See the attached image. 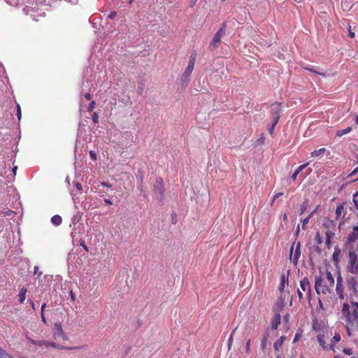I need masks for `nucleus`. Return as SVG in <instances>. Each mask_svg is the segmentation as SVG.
I'll return each mask as SVG.
<instances>
[{"instance_id":"393cba45","label":"nucleus","mask_w":358,"mask_h":358,"mask_svg":"<svg viewBox=\"0 0 358 358\" xmlns=\"http://www.w3.org/2000/svg\"><path fill=\"white\" fill-rule=\"evenodd\" d=\"M0 358H14V357L8 354L5 350L0 348Z\"/></svg>"},{"instance_id":"680f3d73","label":"nucleus","mask_w":358,"mask_h":358,"mask_svg":"<svg viewBox=\"0 0 358 358\" xmlns=\"http://www.w3.org/2000/svg\"><path fill=\"white\" fill-rule=\"evenodd\" d=\"M31 307L34 309V303L33 301L31 302Z\"/></svg>"},{"instance_id":"cd10ccee","label":"nucleus","mask_w":358,"mask_h":358,"mask_svg":"<svg viewBox=\"0 0 358 358\" xmlns=\"http://www.w3.org/2000/svg\"><path fill=\"white\" fill-rule=\"evenodd\" d=\"M315 241L317 244H321L323 241L322 237L320 236L319 232H317L315 237Z\"/></svg>"},{"instance_id":"37998d69","label":"nucleus","mask_w":358,"mask_h":358,"mask_svg":"<svg viewBox=\"0 0 358 358\" xmlns=\"http://www.w3.org/2000/svg\"><path fill=\"white\" fill-rule=\"evenodd\" d=\"M349 36L350 38H354L355 36V32L351 30V27H349Z\"/></svg>"},{"instance_id":"473e14b6","label":"nucleus","mask_w":358,"mask_h":358,"mask_svg":"<svg viewBox=\"0 0 358 358\" xmlns=\"http://www.w3.org/2000/svg\"><path fill=\"white\" fill-rule=\"evenodd\" d=\"M302 337V333L301 332H297L294 338L293 343H296L299 340L301 339Z\"/></svg>"},{"instance_id":"20e7f679","label":"nucleus","mask_w":358,"mask_h":358,"mask_svg":"<svg viewBox=\"0 0 358 358\" xmlns=\"http://www.w3.org/2000/svg\"><path fill=\"white\" fill-rule=\"evenodd\" d=\"M347 247L349 252H354L356 254L358 252V226L355 227L352 233L349 234Z\"/></svg>"},{"instance_id":"49530a36","label":"nucleus","mask_w":358,"mask_h":358,"mask_svg":"<svg viewBox=\"0 0 358 358\" xmlns=\"http://www.w3.org/2000/svg\"><path fill=\"white\" fill-rule=\"evenodd\" d=\"M85 98L87 99V100H90L92 99V95L90 94V93H86L85 94Z\"/></svg>"},{"instance_id":"bf43d9fd","label":"nucleus","mask_w":358,"mask_h":358,"mask_svg":"<svg viewBox=\"0 0 358 358\" xmlns=\"http://www.w3.org/2000/svg\"><path fill=\"white\" fill-rule=\"evenodd\" d=\"M355 122H356L357 124H358V115H356V117H355Z\"/></svg>"},{"instance_id":"ddd939ff","label":"nucleus","mask_w":358,"mask_h":358,"mask_svg":"<svg viewBox=\"0 0 358 358\" xmlns=\"http://www.w3.org/2000/svg\"><path fill=\"white\" fill-rule=\"evenodd\" d=\"M348 287L352 291L353 293L358 292V278L351 276L347 279Z\"/></svg>"},{"instance_id":"bb28decb","label":"nucleus","mask_w":358,"mask_h":358,"mask_svg":"<svg viewBox=\"0 0 358 358\" xmlns=\"http://www.w3.org/2000/svg\"><path fill=\"white\" fill-rule=\"evenodd\" d=\"M340 250L338 248H336L335 250H334V252L333 254V259L334 262H338V255H340Z\"/></svg>"},{"instance_id":"4c0bfd02","label":"nucleus","mask_w":358,"mask_h":358,"mask_svg":"<svg viewBox=\"0 0 358 358\" xmlns=\"http://www.w3.org/2000/svg\"><path fill=\"white\" fill-rule=\"evenodd\" d=\"M90 157L93 160H96V155L95 153V152L94 151H90Z\"/></svg>"},{"instance_id":"6ab92c4d","label":"nucleus","mask_w":358,"mask_h":358,"mask_svg":"<svg viewBox=\"0 0 358 358\" xmlns=\"http://www.w3.org/2000/svg\"><path fill=\"white\" fill-rule=\"evenodd\" d=\"M51 222L55 226H59L62 222V218L61 216L56 215L52 217Z\"/></svg>"},{"instance_id":"58836bf2","label":"nucleus","mask_w":358,"mask_h":358,"mask_svg":"<svg viewBox=\"0 0 358 358\" xmlns=\"http://www.w3.org/2000/svg\"><path fill=\"white\" fill-rule=\"evenodd\" d=\"M17 115L18 119L20 120L21 115H22L21 108L19 105L17 106Z\"/></svg>"},{"instance_id":"c85d7f7f","label":"nucleus","mask_w":358,"mask_h":358,"mask_svg":"<svg viewBox=\"0 0 358 358\" xmlns=\"http://www.w3.org/2000/svg\"><path fill=\"white\" fill-rule=\"evenodd\" d=\"M45 306H46V304L43 303L42 305V306H41V319H42V321L45 324L46 323V319H45V315H44V310H45Z\"/></svg>"},{"instance_id":"9b49d317","label":"nucleus","mask_w":358,"mask_h":358,"mask_svg":"<svg viewBox=\"0 0 358 358\" xmlns=\"http://www.w3.org/2000/svg\"><path fill=\"white\" fill-rule=\"evenodd\" d=\"M301 248V244L299 242L296 243L295 248H294V244L290 249L289 258H290V260L294 263L297 262V261L301 255V248Z\"/></svg>"},{"instance_id":"0e129e2a","label":"nucleus","mask_w":358,"mask_h":358,"mask_svg":"<svg viewBox=\"0 0 358 358\" xmlns=\"http://www.w3.org/2000/svg\"><path fill=\"white\" fill-rule=\"evenodd\" d=\"M299 232V226L297 227V229H296V234H298Z\"/></svg>"},{"instance_id":"c9c22d12","label":"nucleus","mask_w":358,"mask_h":358,"mask_svg":"<svg viewBox=\"0 0 358 358\" xmlns=\"http://www.w3.org/2000/svg\"><path fill=\"white\" fill-rule=\"evenodd\" d=\"M341 284H343V279L341 274L339 273L336 279V286L341 285Z\"/></svg>"},{"instance_id":"dca6fc26","label":"nucleus","mask_w":358,"mask_h":358,"mask_svg":"<svg viewBox=\"0 0 358 358\" xmlns=\"http://www.w3.org/2000/svg\"><path fill=\"white\" fill-rule=\"evenodd\" d=\"M285 338H286L285 336H280V338L278 340H277L274 343L273 348L275 351H279L282 348V344H283Z\"/></svg>"},{"instance_id":"603ef678","label":"nucleus","mask_w":358,"mask_h":358,"mask_svg":"<svg viewBox=\"0 0 358 358\" xmlns=\"http://www.w3.org/2000/svg\"><path fill=\"white\" fill-rule=\"evenodd\" d=\"M281 195H282V193H278V194H275V195H274V196H273V201L275 199H277L278 196H281Z\"/></svg>"},{"instance_id":"3c124183","label":"nucleus","mask_w":358,"mask_h":358,"mask_svg":"<svg viewBox=\"0 0 358 358\" xmlns=\"http://www.w3.org/2000/svg\"><path fill=\"white\" fill-rule=\"evenodd\" d=\"M231 342H232V336H230V338H229V341H228V347H229V348H231Z\"/></svg>"},{"instance_id":"2eb2a0df","label":"nucleus","mask_w":358,"mask_h":358,"mask_svg":"<svg viewBox=\"0 0 358 358\" xmlns=\"http://www.w3.org/2000/svg\"><path fill=\"white\" fill-rule=\"evenodd\" d=\"M345 209L343 205H339L336 209V219L339 220L341 218L345 219Z\"/></svg>"},{"instance_id":"09e8293b","label":"nucleus","mask_w":358,"mask_h":358,"mask_svg":"<svg viewBox=\"0 0 358 358\" xmlns=\"http://www.w3.org/2000/svg\"><path fill=\"white\" fill-rule=\"evenodd\" d=\"M306 203H303V205H301V213H303L304 212V210H306Z\"/></svg>"},{"instance_id":"864d4df0","label":"nucleus","mask_w":358,"mask_h":358,"mask_svg":"<svg viewBox=\"0 0 358 358\" xmlns=\"http://www.w3.org/2000/svg\"><path fill=\"white\" fill-rule=\"evenodd\" d=\"M17 166H14L12 169V172L13 173L14 176L16 175V171H17Z\"/></svg>"},{"instance_id":"5701e85b","label":"nucleus","mask_w":358,"mask_h":358,"mask_svg":"<svg viewBox=\"0 0 358 358\" xmlns=\"http://www.w3.org/2000/svg\"><path fill=\"white\" fill-rule=\"evenodd\" d=\"M317 341L320 343V345L324 348V349H326L327 348V346H326V341H325V339H324V336L323 334H319L317 336Z\"/></svg>"},{"instance_id":"338daca9","label":"nucleus","mask_w":358,"mask_h":358,"mask_svg":"<svg viewBox=\"0 0 358 358\" xmlns=\"http://www.w3.org/2000/svg\"><path fill=\"white\" fill-rule=\"evenodd\" d=\"M300 358H305V357H304L303 355H301V356L300 357Z\"/></svg>"},{"instance_id":"e2e57ef3","label":"nucleus","mask_w":358,"mask_h":358,"mask_svg":"<svg viewBox=\"0 0 358 358\" xmlns=\"http://www.w3.org/2000/svg\"><path fill=\"white\" fill-rule=\"evenodd\" d=\"M286 219H287V215H286V214H285V215H283V220H285Z\"/></svg>"},{"instance_id":"9d476101","label":"nucleus","mask_w":358,"mask_h":358,"mask_svg":"<svg viewBox=\"0 0 358 358\" xmlns=\"http://www.w3.org/2000/svg\"><path fill=\"white\" fill-rule=\"evenodd\" d=\"M223 35V27H221L217 32L215 34L211 43L209 45V49L213 50L219 46L221 43V38Z\"/></svg>"},{"instance_id":"4468645a","label":"nucleus","mask_w":358,"mask_h":358,"mask_svg":"<svg viewBox=\"0 0 358 358\" xmlns=\"http://www.w3.org/2000/svg\"><path fill=\"white\" fill-rule=\"evenodd\" d=\"M41 343L43 344H44L46 347L51 346V347H52L54 348H57V349H69L68 348H66L64 346L58 345V344H57L55 343H53V342L42 341ZM81 348H84V346H83V347H74V348H70V349L71 350L80 349Z\"/></svg>"},{"instance_id":"c03bdc74","label":"nucleus","mask_w":358,"mask_h":358,"mask_svg":"<svg viewBox=\"0 0 358 358\" xmlns=\"http://www.w3.org/2000/svg\"><path fill=\"white\" fill-rule=\"evenodd\" d=\"M76 189H77L78 190H79V191H81V190H82V189H83V187H82V185H81L80 183H79V182H77V183L76 184Z\"/></svg>"},{"instance_id":"a878e982","label":"nucleus","mask_w":358,"mask_h":358,"mask_svg":"<svg viewBox=\"0 0 358 358\" xmlns=\"http://www.w3.org/2000/svg\"><path fill=\"white\" fill-rule=\"evenodd\" d=\"M55 329L56 334H57L58 335H63V330L61 324H55Z\"/></svg>"},{"instance_id":"b1692460","label":"nucleus","mask_w":358,"mask_h":358,"mask_svg":"<svg viewBox=\"0 0 358 358\" xmlns=\"http://www.w3.org/2000/svg\"><path fill=\"white\" fill-rule=\"evenodd\" d=\"M325 150H326L325 148H320L319 150H315L311 152V156L314 157L322 155L324 153Z\"/></svg>"},{"instance_id":"7ed1b4c3","label":"nucleus","mask_w":358,"mask_h":358,"mask_svg":"<svg viewBox=\"0 0 358 358\" xmlns=\"http://www.w3.org/2000/svg\"><path fill=\"white\" fill-rule=\"evenodd\" d=\"M303 293L305 294V297L310 301L311 298V289L310 282L306 278H304L300 281V288L297 290L298 296L300 301L303 298Z\"/></svg>"},{"instance_id":"4be33fe9","label":"nucleus","mask_w":358,"mask_h":358,"mask_svg":"<svg viewBox=\"0 0 358 358\" xmlns=\"http://www.w3.org/2000/svg\"><path fill=\"white\" fill-rule=\"evenodd\" d=\"M336 293L338 295V297L341 299H344V294H343V285L341 284V285H337L336 288Z\"/></svg>"},{"instance_id":"423d86ee","label":"nucleus","mask_w":358,"mask_h":358,"mask_svg":"<svg viewBox=\"0 0 358 358\" xmlns=\"http://www.w3.org/2000/svg\"><path fill=\"white\" fill-rule=\"evenodd\" d=\"M289 272L285 273H282L281 275L280 282L278 285V291L280 292V296L284 295L285 297L289 296V291L288 289L289 286Z\"/></svg>"},{"instance_id":"ea45409f","label":"nucleus","mask_w":358,"mask_h":358,"mask_svg":"<svg viewBox=\"0 0 358 358\" xmlns=\"http://www.w3.org/2000/svg\"><path fill=\"white\" fill-rule=\"evenodd\" d=\"M117 16V12L116 11H113L111 12L109 15H108V18L110 19H114L115 17Z\"/></svg>"},{"instance_id":"f8f14e48","label":"nucleus","mask_w":358,"mask_h":358,"mask_svg":"<svg viewBox=\"0 0 358 358\" xmlns=\"http://www.w3.org/2000/svg\"><path fill=\"white\" fill-rule=\"evenodd\" d=\"M287 299V297H285L284 295L282 296H279L278 299L277 300L276 303L273 306V311L275 312V315L277 313L280 314L282 309L286 305Z\"/></svg>"},{"instance_id":"5fc2aeb1","label":"nucleus","mask_w":358,"mask_h":358,"mask_svg":"<svg viewBox=\"0 0 358 358\" xmlns=\"http://www.w3.org/2000/svg\"><path fill=\"white\" fill-rule=\"evenodd\" d=\"M357 172H358V166L351 173L350 176L355 175Z\"/></svg>"},{"instance_id":"6e6552de","label":"nucleus","mask_w":358,"mask_h":358,"mask_svg":"<svg viewBox=\"0 0 358 358\" xmlns=\"http://www.w3.org/2000/svg\"><path fill=\"white\" fill-rule=\"evenodd\" d=\"M196 57V52L194 51L192 53L190 59L189 60L188 66L181 76V80L182 81L188 80L189 77L190 76L191 73H192L194 68Z\"/></svg>"},{"instance_id":"c756f323","label":"nucleus","mask_w":358,"mask_h":358,"mask_svg":"<svg viewBox=\"0 0 358 358\" xmlns=\"http://www.w3.org/2000/svg\"><path fill=\"white\" fill-rule=\"evenodd\" d=\"M311 214L309 215L307 217L304 218L302 220V228L304 229L306 228V224L308 223L310 218Z\"/></svg>"},{"instance_id":"69168bd1","label":"nucleus","mask_w":358,"mask_h":358,"mask_svg":"<svg viewBox=\"0 0 358 358\" xmlns=\"http://www.w3.org/2000/svg\"><path fill=\"white\" fill-rule=\"evenodd\" d=\"M273 107H275V108H278V105H273Z\"/></svg>"},{"instance_id":"412c9836","label":"nucleus","mask_w":358,"mask_h":358,"mask_svg":"<svg viewBox=\"0 0 358 358\" xmlns=\"http://www.w3.org/2000/svg\"><path fill=\"white\" fill-rule=\"evenodd\" d=\"M352 131V127H348L346 129H342V130H338L336 131V136L337 137H341L345 134H347L350 133Z\"/></svg>"},{"instance_id":"39448f33","label":"nucleus","mask_w":358,"mask_h":358,"mask_svg":"<svg viewBox=\"0 0 358 358\" xmlns=\"http://www.w3.org/2000/svg\"><path fill=\"white\" fill-rule=\"evenodd\" d=\"M324 227L326 229L325 235V245L329 247L331 245V240L335 236L336 224L331 220H327L323 224Z\"/></svg>"},{"instance_id":"13d9d810","label":"nucleus","mask_w":358,"mask_h":358,"mask_svg":"<svg viewBox=\"0 0 358 358\" xmlns=\"http://www.w3.org/2000/svg\"><path fill=\"white\" fill-rule=\"evenodd\" d=\"M38 266H35L34 267V273L36 274L38 273Z\"/></svg>"},{"instance_id":"79ce46f5","label":"nucleus","mask_w":358,"mask_h":358,"mask_svg":"<svg viewBox=\"0 0 358 358\" xmlns=\"http://www.w3.org/2000/svg\"><path fill=\"white\" fill-rule=\"evenodd\" d=\"M334 340L336 341V342H338L340 341L341 340V336L340 334H336L334 336Z\"/></svg>"},{"instance_id":"1a4fd4ad","label":"nucleus","mask_w":358,"mask_h":358,"mask_svg":"<svg viewBox=\"0 0 358 358\" xmlns=\"http://www.w3.org/2000/svg\"><path fill=\"white\" fill-rule=\"evenodd\" d=\"M348 271L353 274L358 273V260L357 255L354 252H349V262L348 265Z\"/></svg>"},{"instance_id":"f257e3e1","label":"nucleus","mask_w":358,"mask_h":358,"mask_svg":"<svg viewBox=\"0 0 358 358\" xmlns=\"http://www.w3.org/2000/svg\"><path fill=\"white\" fill-rule=\"evenodd\" d=\"M340 317L345 322L348 335L358 332V303L351 302L343 305Z\"/></svg>"},{"instance_id":"774afa93","label":"nucleus","mask_w":358,"mask_h":358,"mask_svg":"<svg viewBox=\"0 0 358 358\" xmlns=\"http://www.w3.org/2000/svg\"><path fill=\"white\" fill-rule=\"evenodd\" d=\"M351 358H353V357H351Z\"/></svg>"},{"instance_id":"052dcab7","label":"nucleus","mask_w":358,"mask_h":358,"mask_svg":"<svg viewBox=\"0 0 358 358\" xmlns=\"http://www.w3.org/2000/svg\"><path fill=\"white\" fill-rule=\"evenodd\" d=\"M134 0H129L128 1V3L129 4H131L133 3Z\"/></svg>"},{"instance_id":"e433bc0d","label":"nucleus","mask_w":358,"mask_h":358,"mask_svg":"<svg viewBox=\"0 0 358 358\" xmlns=\"http://www.w3.org/2000/svg\"><path fill=\"white\" fill-rule=\"evenodd\" d=\"M343 352L348 355H351L353 354V351L351 348H344Z\"/></svg>"},{"instance_id":"0eeeda50","label":"nucleus","mask_w":358,"mask_h":358,"mask_svg":"<svg viewBox=\"0 0 358 358\" xmlns=\"http://www.w3.org/2000/svg\"><path fill=\"white\" fill-rule=\"evenodd\" d=\"M154 191L156 194V196L157 199L162 200L164 198V180L161 177H158L155 180V182L154 184Z\"/></svg>"},{"instance_id":"f03ea898","label":"nucleus","mask_w":358,"mask_h":358,"mask_svg":"<svg viewBox=\"0 0 358 358\" xmlns=\"http://www.w3.org/2000/svg\"><path fill=\"white\" fill-rule=\"evenodd\" d=\"M335 280L333 275L327 269H320L318 275L315 278V288L317 294L322 296L330 294L334 289Z\"/></svg>"},{"instance_id":"f3484780","label":"nucleus","mask_w":358,"mask_h":358,"mask_svg":"<svg viewBox=\"0 0 358 358\" xmlns=\"http://www.w3.org/2000/svg\"><path fill=\"white\" fill-rule=\"evenodd\" d=\"M281 317L280 314H275V317L271 322V327L273 329H277L279 324H280Z\"/></svg>"},{"instance_id":"6e6d98bb","label":"nucleus","mask_w":358,"mask_h":358,"mask_svg":"<svg viewBox=\"0 0 358 358\" xmlns=\"http://www.w3.org/2000/svg\"><path fill=\"white\" fill-rule=\"evenodd\" d=\"M70 294H71V297L72 300H75V296L72 291H71Z\"/></svg>"},{"instance_id":"2f4dec72","label":"nucleus","mask_w":358,"mask_h":358,"mask_svg":"<svg viewBox=\"0 0 358 358\" xmlns=\"http://www.w3.org/2000/svg\"><path fill=\"white\" fill-rule=\"evenodd\" d=\"M80 245L81 247H83V248L86 251V252H88L89 251V249H88V247L85 244V241L83 239H80Z\"/></svg>"},{"instance_id":"a211bd4d","label":"nucleus","mask_w":358,"mask_h":358,"mask_svg":"<svg viewBox=\"0 0 358 358\" xmlns=\"http://www.w3.org/2000/svg\"><path fill=\"white\" fill-rule=\"evenodd\" d=\"M27 292V289L24 287L22 288L20 290L18 296H19V301L21 303H23L26 299Z\"/></svg>"},{"instance_id":"7c9ffc66","label":"nucleus","mask_w":358,"mask_h":358,"mask_svg":"<svg viewBox=\"0 0 358 358\" xmlns=\"http://www.w3.org/2000/svg\"><path fill=\"white\" fill-rule=\"evenodd\" d=\"M278 119H279L278 116H276L275 117V120H274L273 123L272 124V125H271V128L269 129V131H270L271 134H272L274 127H275L276 124L278 123Z\"/></svg>"},{"instance_id":"8fccbe9b","label":"nucleus","mask_w":358,"mask_h":358,"mask_svg":"<svg viewBox=\"0 0 358 358\" xmlns=\"http://www.w3.org/2000/svg\"><path fill=\"white\" fill-rule=\"evenodd\" d=\"M198 0H190V6L194 7Z\"/></svg>"},{"instance_id":"72a5a7b5","label":"nucleus","mask_w":358,"mask_h":358,"mask_svg":"<svg viewBox=\"0 0 358 358\" xmlns=\"http://www.w3.org/2000/svg\"><path fill=\"white\" fill-rule=\"evenodd\" d=\"M92 121L94 123L97 124L99 122V115L97 113L94 112L92 114Z\"/></svg>"},{"instance_id":"de8ad7c7","label":"nucleus","mask_w":358,"mask_h":358,"mask_svg":"<svg viewBox=\"0 0 358 358\" xmlns=\"http://www.w3.org/2000/svg\"><path fill=\"white\" fill-rule=\"evenodd\" d=\"M104 202L108 205H112L113 202L109 199H105Z\"/></svg>"},{"instance_id":"aec40b11","label":"nucleus","mask_w":358,"mask_h":358,"mask_svg":"<svg viewBox=\"0 0 358 358\" xmlns=\"http://www.w3.org/2000/svg\"><path fill=\"white\" fill-rule=\"evenodd\" d=\"M308 166V164H302L301 166H299L297 169L294 172V173L292 174V180H296L298 174L302 171L303 170L306 166Z\"/></svg>"},{"instance_id":"4d7b16f0","label":"nucleus","mask_w":358,"mask_h":358,"mask_svg":"<svg viewBox=\"0 0 358 358\" xmlns=\"http://www.w3.org/2000/svg\"><path fill=\"white\" fill-rule=\"evenodd\" d=\"M285 320L286 321V322H288V320H289V315H287H287L285 316Z\"/></svg>"},{"instance_id":"a19ab883","label":"nucleus","mask_w":358,"mask_h":358,"mask_svg":"<svg viewBox=\"0 0 358 358\" xmlns=\"http://www.w3.org/2000/svg\"><path fill=\"white\" fill-rule=\"evenodd\" d=\"M307 70L310 71H312V72H314V73H318L320 75H322L324 76V74L322 73H320V72H318L317 71H315L313 68H306Z\"/></svg>"},{"instance_id":"f704fd0d","label":"nucleus","mask_w":358,"mask_h":358,"mask_svg":"<svg viewBox=\"0 0 358 358\" xmlns=\"http://www.w3.org/2000/svg\"><path fill=\"white\" fill-rule=\"evenodd\" d=\"M94 108H95V101H92L88 106V111L89 112L92 111L94 109Z\"/></svg>"},{"instance_id":"a18cd8bd","label":"nucleus","mask_w":358,"mask_h":358,"mask_svg":"<svg viewBox=\"0 0 358 358\" xmlns=\"http://www.w3.org/2000/svg\"><path fill=\"white\" fill-rule=\"evenodd\" d=\"M101 185L104 186V187H111V185L109 182H101Z\"/></svg>"}]
</instances>
